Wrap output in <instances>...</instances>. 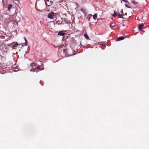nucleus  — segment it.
Instances as JSON below:
<instances>
[{
	"label": "nucleus",
	"mask_w": 149,
	"mask_h": 149,
	"mask_svg": "<svg viewBox=\"0 0 149 149\" xmlns=\"http://www.w3.org/2000/svg\"><path fill=\"white\" fill-rule=\"evenodd\" d=\"M123 26H125V25L124 24H123Z\"/></svg>",
	"instance_id": "nucleus-20"
},
{
	"label": "nucleus",
	"mask_w": 149,
	"mask_h": 149,
	"mask_svg": "<svg viewBox=\"0 0 149 149\" xmlns=\"http://www.w3.org/2000/svg\"><path fill=\"white\" fill-rule=\"evenodd\" d=\"M30 66L31 68L30 70L31 71L36 72H37L38 70H40L39 66H37L34 63H32Z\"/></svg>",
	"instance_id": "nucleus-1"
},
{
	"label": "nucleus",
	"mask_w": 149,
	"mask_h": 149,
	"mask_svg": "<svg viewBox=\"0 0 149 149\" xmlns=\"http://www.w3.org/2000/svg\"><path fill=\"white\" fill-rule=\"evenodd\" d=\"M13 23H14L15 25L17 24L18 23V21L17 19L15 20Z\"/></svg>",
	"instance_id": "nucleus-8"
},
{
	"label": "nucleus",
	"mask_w": 149,
	"mask_h": 149,
	"mask_svg": "<svg viewBox=\"0 0 149 149\" xmlns=\"http://www.w3.org/2000/svg\"><path fill=\"white\" fill-rule=\"evenodd\" d=\"M12 7V5L11 4H9L8 5V10L10 9Z\"/></svg>",
	"instance_id": "nucleus-12"
},
{
	"label": "nucleus",
	"mask_w": 149,
	"mask_h": 149,
	"mask_svg": "<svg viewBox=\"0 0 149 149\" xmlns=\"http://www.w3.org/2000/svg\"><path fill=\"white\" fill-rule=\"evenodd\" d=\"M93 17L94 19H96L97 17V14H95L93 15Z\"/></svg>",
	"instance_id": "nucleus-7"
},
{
	"label": "nucleus",
	"mask_w": 149,
	"mask_h": 149,
	"mask_svg": "<svg viewBox=\"0 0 149 149\" xmlns=\"http://www.w3.org/2000/svg\"><path fill=\"white\" fill-rule=\"evenodd\" d=\"M132 2L133 4H138V2H136L135 1H134V0L132 1Z\"/></svg>",
	"instance_id": "nucleus-10"
},
{
	"label": "nucleus",
	"mask_w": 149,
	"mask_h": 149,
	"mask_svg": "<svg viewBox=\"0 0 149 149\" xmlns=\"http://www.w3.org/2000/svg\"><path fill=\"white\" fill-rule=\"evenodd\" d=\"M114 14L112 15L114 17H115V16H116V15H117V13L115 11H114Z\"/></svg>",
	"instance_id": "nucleus-13"
},
{
	"label": "nucleus",
	"mask_w": 149,
	"mask_h": 149,
	"mask_svg": "<svg viewBox=\"0 0 149 149\" xmlns=\"http://www.w3.org/2000/svg\"><path fill=\"white\" fill-rule=\"evenodd\" d=\"M127 13H125V15H127Z\"/></svg>",
	"instance_id": "nucleus-22"
},
{
	"label": "nucleus",
	"mask_w": 149,
	"mask_h": 149,
	"mask_svg": "<svg viewBox=\"0 0 149 149\" xmlns=\"http://www.w3.org/2000/svg\"><path fill=\"white\" fill-rule=\"evenodd\" d=\"M68 49H63V53L65 54L67 53V51Z\"/></svg>",
	"instance_id": "nucleus-14"
},
{
	"label": "nucleus",
	"mask_w": 149,
	"mask_h": 149,
	"mask_svg": "<svg viewBox=\"0 0 149 149\" xmlns=\"http://www.w3.org/2000/svg\"><path fill=\"white\" fill-rule=\"evenodd\" d=\"M124 39V38L123 37H119L118 38V40L120 41V40H123Z\"/></svg>",
	"instance_id": "nucleus-9"
},
{
	"label": "nucleus",
	"mask_w": 149,
	"mask_h": 149,
	"mask_svg": "<svg viewBox=\"0 0 149 149\" xmlns=\"http://www.w3.org/2000/svg\"><path fill=\"white\" fill-rule=\"evenodd\" d=\"M58 34L60 36H63L65 35V33L62 31H60Z\"/></svg>",
	"instance_id": "nucleus-4"
},
{
	"label": "nucleus",
	"mask_w": 149,
	"mask_h": 149,
	"mask_svg": "<svg viewBox=\"0 0 149 149\" xmlns=\"http://www.w3.org/2000/svg\"><path fill=\"white\" fill-rule=\"evenodd\" d=\"M144 26V24H139L138 26V28L139 31H141L142 27Z\"/></svg>",
	"instance_id": "nucleus-3"
},
{
	"label": "nucleus",
	"mask_w": 149,
	"mask_h": 149,
	"mask_svg": "<svg viewBox=\"0 0 149 149\" xmlns=\"http://www.w3.org/2000/svg\"><path fill=\"white\" fill-rule=\"evenodd\" d=\"M84 37L87 40H90V39L89 38V37L86 34V33H85L84 35Z\"/></svg>",
	"instance_id": "nucleus-6"
},
{
	"label": "nucleus",
	"mask_w": 149,
	"mask_h": 149,
	"mask_svg": "<svg viewBox=\"0 0 149 149\" xmlns=\"http://www.w3.org/2000/svg\"><path fill=\"white\" fill-rule=\"evenodd\" d=\"M13 27H14V28H15V26H14V25H13Z\"/></svg>",
	"instance_id": "nucleus-21"
},
{
	"label": "nucleus",
	"mask_w": 149,
	"mask_h": 149,
	"mask_svg": "<svg viewBox=\"0 0 149 149\" xmlns=\"http://www.w3.org/2000/svg\"><path fill=\"white\" fill-rule=\"evenodd\" d=\"M47 1H49V0H47Z\"/></svg>",
	"instance_id": "nucleus-24"
},
{
	"label": "nucleus",
	"mask_w": 149,
	"mask_h": 149,
	"mask_svg": "<svg viewBox=\"0 0 149 149\" xmlns=\"http://www.w3.org/2000/svg\"><path fill=\"white\" fill-rule=\"evenodd\" d=\"M121 12H123V10H121Z\"/></svg>",
	"instance_id": "nucleus-23"
},
{
	"label": "nucleus",
	"mask_w": 149,
	"mask_h": 149,
	"mask_svg": "<svg viewBox=\"0 0 149 149\" xmlns=\"http://www.w3.org/2000/svg\"><path fill=\"white\" fill-rule=\"evenodd\" d=\"M125 6L127 7V8H130V7H129L128 6V5H127V4H125Z\"/></svg>",
	"instance_id": "nucleus-19"
},
{
	"label": "nucleus",
	"mask_w": 149,
	"mask_h": 149,
	"mask_svg": "<svg viewBox=\"0 0 149 149\" xmlns=\"http://www.w3.org/2000/svg\"><path fill=\"white\" fill-rule=\"evenodd\" d=\"M24 39H25V43L24 45L25 46H26L27 45V41L25 38H24Z\"/></svg>",
	"instance_id": "nucleus-16"
},
{
	"label": "nucleus",
	"mask_w": 149,
	"mask_h": 149,
	"mask_svg": "<svg viewBox=\"0 0 149 149\" xmlns=\"http://www.w3.org/2000/svg\"><path fill=\"white\" fill-rule=\"evenodd\" d=\"M92 16V15L91 14H89L87 16L86 18L88 19V20L90 21V19Z\"/></svg>",
	"instance_id": "nucleus-5"
},
{
	"label": "nucleus",
	"mask_w": 149,
	"mask_h": 149,
	"mask_svg": "<svg viewBox=\"0 0 149 149\" xmlns=\"http://www.w3.org/2000/svg\"><path fill=\"white\" fill-rule=\"evenodd\" d=\"M116 26L115 25H113V24H111V25H110V27L111 28H113V27H114V26Z\"/></svg>",
	"instance_id": "nucleus-15"
},
{
	"label": "nucleus",
	"mask_w": 149,
	"mask_h": 149,
	"mask_svg": "<svg viewBox=\"0 0 149 149\" xmlns=\"http://www.w3.org/2000/svg\"><path fill=\"white\" fill-rule=\"evenodd\" d=\"M81 11H83V10H82V9H81Z\"/></svg>",
	"instance_id": "nucleus-25"
},
{
	"label": "nucleus",
	"mask_w": 149,
	"mask_h": 149,
	"mask_svg": "<svg viewBox=\"0 0 149 149\" xmlns=\"http://www.w3.org/2000/svg\"><path fill=\"white\" fill-rule=\"evenodd\" d=\"M64 19V20L65 21V22L66 23H67V24H68V23H69V21H67L66 19Z\"/></svg>",
	"instance_id": "nucleus-17"
},
{
	"label": "nucleus",
	"mask_w": 149,
	"mask_h": 149,
	"mask_svg": "<svg viewBox=\"0 0 149 149\" xmlns=\"http://www.w3.org/2000/svg\"><path fill=\"white\" fill-rule=\"evenodd\" d=\"M15 47V46H13V47Z\"/></svg>",
	"instance_id": "nucleus-26"
},
{
	"label": "nucleus",
	"mask_w": 149,
	"mask_h": 149,
	"mask_svg": "<svg viewBox=\"0 0 149 149\" xmlns=\"http://www.w3.org/2000/svg\"><path fill=\"white\" fill-rule=\"evenodd\" d=\"M123 1L126 2V3H128V1L127 0H122Z\"/></svg>",
	"instance_id": "nucleus-18"
},
{
	"label": "nucleus",
	"mask_w": 149,
	"mask_h": 149,
	"mask_svg": "<svg viewBox=\"0 0 149 149\" xmlns=\"http://www.w3.org/2000/svg\"><path fill=\"white\" fill-rule=\"evenodd\" d=\"M56 13H54L53 12H51L48 15V17L50 19H56Z\"/></svg>",
	"instance_id": "nucleus-2"
},
{
	"label": "nucleus",
	"mask_w": 149,
	"mask_h": 149,
	"mask_svg": "<svg viewBox=\"0 0 149 149\" xmlns=\"http://www.w3.org/2000/svg\"><path fill=\"white\" fill-rule=\"evenodd\" d=\"M122 16H123V15L122 14H119L118 15V17L119 18H123Z\"/></svg>",
	"instance_id": "nucleus-11"
}]
</instances>
